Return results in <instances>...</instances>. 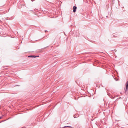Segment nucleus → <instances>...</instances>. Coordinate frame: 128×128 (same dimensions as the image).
<instances>
[{"label": "nucleus", "mask_w": 128, "mask_h": 128, "mask_svg": "<svg viewBox=\"0 0 128 128\" xmlns=\"http://www.w3.org/2000/svg\"><path fill=\"white\" fill-rule=\"evenodd\" d=\"M65 127H68V128H74L72 127L71 126H65L64 127V128H65Z\"/></svg>", "instance_id": "5"}, {"label": "nucleus", "mask_w": 128, "mask_h": 128, "mask_svg": "<svg viewBox=\"0 0 128 128\" xmlns=\"http://www.w3.org/2000/svg\"><path fill=\"white\" fill-rule=\"evenodd\" d=\"M114 0H113V1H114Z\"/></svg>", "instance_id": "8"}, {"label": "nucleus", "mask_w": 128, "mask_h": 128, "mask_svg": "<svg viewBox=\"0 0 128 128\" xmlns=\"http://www.w3.org/2000/svg\"><path fill=\"white\" fill-rule=\"evenodd\" d=\"M125 90V92L126 93V92H128V80L126 82V89H124Z\"/></svg>", "instance_id": "1"}, {"label": "nucleus", "mask_w": 128, "mask_h": 128, "mask_svg": "<svg viewBox=\"0 0 128 128\" xmlns=\"http://www.w3.org/2000/svg\"><path fill=\"white\" fill-rule=\"evenodd\" d=\"M73 12H75L76 11V10L77 8L76 6H74L73 7Z\"/></svg>", "instance_id": "2"}, {"label": "nucleus", "mask_w": 128, "mask_h": 128, "mask_svg": "<svg viewBox=\"0 0 128 128\" xmlns=\"http://www.w3.org/2000/svg\"><path fill=\"white\" fill-rule=\"evenodd\" d=\"M39 56H28V57H33V58H36V57H38Z\"/></svg>", "instance_id": "3"}, {"label": "nucleus", "mask_w": 128, "mask_h": 128, "mask_svg": "<svg viewBox=\"0 0 128 128\" xmlns=\"http://www.w3.org/2000/svg\"><path fill=\"white\" fill-rule=\"evenodd\" d=\"M78 114H75L74 116V118L78 117Z\"/></svg>", "instance_id": "4"}, {"label": "nucleus", "mask_w": 128, "mask_h": 128, "mask_svg": "<svg viewBox=\"0 0 128 128\" xmlns=\"http://www.w3.org/2000/svg\"><path fill=\"white\" fill-rule=\"evenodd\" d=\"M2 116L0 117V119H1L2 118Z\"/></svg>", "instance_id": "6"}, {"label": "nucleus", "mask_w": 128, "mask_h": 128, "mask_svg": "<svg viewBox=\"0 0 128 128\" xmlns=\"http://www.w3.org/2000/svg\"><path fill=\"white\" fill-rule=\"evenodd\" d=\"M45 32H47V30H45Z\"/></svg>", "instance_id": "7"}]
</instances>
